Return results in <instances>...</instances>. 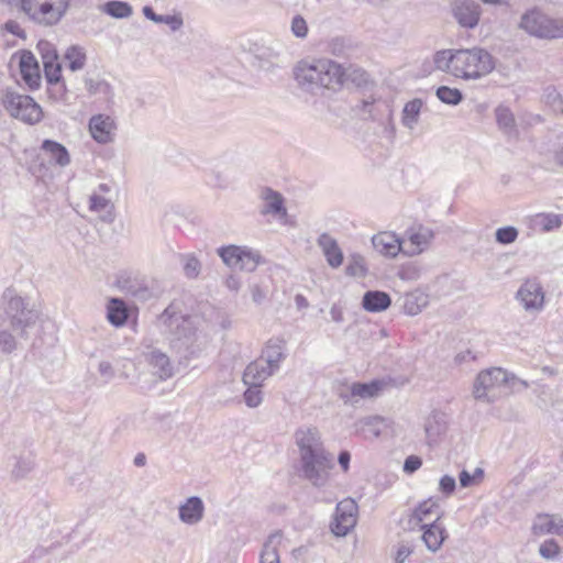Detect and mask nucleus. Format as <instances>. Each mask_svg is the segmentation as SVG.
Listing matches in <instances>:
<instances>
[{"instance_id": "f257e3e1", "label": "nucleus", "mask_w": 563, "mask_h": 563, "mask_svg": "<svg viewBox=\"0 0 563 563\" xmlns=\"http://www.w3.org/2000/svg\"><path fill=\"white\" fill-rule=\"evenodd\" d=\"M299 451L298 475L312 486L324 487L334 467L333 455L325 450L317 428H300L295 432Z\"/></svg>"}, {"instance_id": "f03ea898", "label": "nucleus", "mask_w": 563, "mask_h": 563, "mask_svg": "<svg viewBox=\"0 0 563 563\" xmlns=\"http://www.w3.org/2000/svg\"><path fill=\"white\" fill-rule=\"evenodd\" d=\"M437 70L464 80H476L490 74L495 68L494 57L482 47L464 49H441L434 53Z\"/></svg>"}, {"instance_id": "7ed1b4c3", "label": "nucleus", "mask_w": 563, "mask_h": 563, "mask_svg": "<svg viewBox=\"0 0 563 563\" xmlns=\"http://www.w3.org/2000/svg\"><path fill=\"white\" fill-rule=\"evenodd\" d=\"M343 68L330 59L300 60L294 68L297 85L305 91L318 93L334 88L343 80Z\"/></svg>"}, {"instance_id": "20e7f679", "label": "nucleus", "mask_w": 563, "mask_h": 563, "mask_svg": "<svg viewBox=\"0 0 563 563\" xmlns=\"http://www.w3.org/2000/svg\"><path fill=\"white\" fill-rule=\"evenodd\" d=\"M16 3L20 10L35 24L41 26L57 25L66 15L70 0H1Z\"/></svg>"}, {"instance_id": "39448f33", "label": "nucleus", "mask_w": 563, "mask_h": 563, "mask_svg": "<svg viewBox=\"0 0 563 563\" xmlns=\"http://www.w3.org/2000/svg\"><path fill=\"white\" fill-rule=\"evenodd\" d=\"M518 27L540 40L563 38V18H553L538 8L527 10L520 18Z\"/></svg>"}, {"instance_id": "423d86ee", "label": "nucleus", "mask_w": 563, "mask_h": 563, "mask_svg": "<svg viewBox=\"0 0 563 563\" xmlns=\"http://www.w3.org/2000/svg\"><path fill=\"white\" fill-rule=\"evenodd\" d=\"M1 103L11 117L27 124L38 123L43 118L41 106L32 97L21 95L12 88L3 90Z\"/></svg>"}, {"instance_id": "0eeeda50", "label": "nucleus", "mask_w": 563, "mask_h": 563, "mask_svg": "<svg viewBox=\"0 0 563 563\" xmlns=\"http://www.w3.org/2000/svg\"><path fill=\"white\" fill-rule=\"evenodd\" d=\"M509 373L500 367L481 371L473 384V396L476 400L493 404L497 400V390L509 383Z\"/></svg>"}, {"instance_id": "6e6552de", "label": "nucleus", "mask_w": 563, "mask_h": 563, "mask_svg": "<svg viewBox=\"0 0 563 563\" xmlns=\"http://www.w3.org/2000/svg\"><path fill=\"white\" fill-rule=\"evenodd\" d=\"M217 253L227 266L246 272L255 271L262 260L260 252L233 244L219 247Z\"/></svg>"}, {"instance_id": "1a4fd4ad", "label": "nucleus", "mask_w": 563, "mask_h": 563, "mask_svg": "<svg viewBox=\"0 0 563 563\" xmlns=\"http://www.w3.org/2000/svg\"><path fill=\"white\" fill-rule=\"evenodd\" d=\"M5 314L10 320L11 328L21 335L36 319V313L26 307L24 299L20 296L9 298Z\"/></svg>"}, {"instance_id": "9d476101", "label": "nucleus", "mask_w": 563, "mask_h": 563, "mask_svg": "<svg viewBox=\"0 0 563 563\" xmlns=\"http://www.w3.org/2000/svg\"><path fill=\"white\" fill-rule=\"evenodd\" d=\"M357 504L352 498L338 503L331 530L338 537H345L357 522Z\"/></svg>"}, {"instance_id": "9b49d317", "label": "nucleus", "mask_w": 563, "mask_h": 563, "mask_svg": "<svg viewBox=\"0 0 563 563\" xmlns=\"http://www.w3.org/2000/svg\"><path fill=\"white\" fill-rule=\"evenodd\" d=\"M19 59L21 77L30 90H36L41 86L42 77L38 62L32 52L23 49L13 55Z\"/></svg>"}, {"instance_id": "f8f14e48", "label": "nucleus", "mask_w": 563, "mask_h": 563, "mask_svg": "<svg viewBox=\"0 0 563 563\" xmlns=\"http://www.w3.org/2000/svg\"><path fill=\"white\" fill-rule=\"evenodd\" d=\"M434 234L432 230L422 225L417 228H409L405 238L402 239L404 254L415 256L427 250L433 240Z\"/></svg>"}, {"instance_id": "ddd939ff", "label": "nucleus", "mask_w": 563, "mask_h": 563, "mask_svg": "<svg viewBox=\"0 0 563 563\" xmlns=\"http://www.w3.org/2000/svg\"><path fill=\"white\" fill-rule=\"evenodd\" d=\"M517 299L527 311H540L544 306V291L536 278L527 279L517 291Z\"/></svg>"}, {"instance_id": "4468645a", "label": "nucleus", "mask_w": 563, "mask_h": 563, "mask_svg": "<svg viewBox=\"0 0 563 563\" xmlns=\"http://www.w3.org/2000/svg\"><path fill=\"white\" fill-rule=\"evenodd\" d=\"M452 13L462 27L474 29L479 22L482 8L474 0H454Z\"/></svg>"}, {"instance_id": "2eb2a0df", "label": "nucleus", "mask_w": 563, "mask_h": 563, "mask_svg": "<svg viewBox=\"0 0 563 563\" xmlns=\"http://www.w3.org/2000/svg\"><path fill=\"white\" fill-rule=\"evenodd\" d=\"M115 129V122L110 115L96 114L89 120L90 134L92 139L100 144L111 142L113 140Z\"/></svg>"}, {"instance_id": "dca6fc26", "label": "nucleus", "mask_w": 563, "mask_h": 563, "mask_svg": "<svg viewBox=\"0 0 563 563\" xmlns=\"http://www.w3.org/2000/svg\"><path fill=\"white\" fill-rule=\"evenodd\" d=\"M384 387L380 380H372L369 383H353L350 393H341L340 397L345 404L356 402L358 399L374 398L379 395Z\"/></svg>"}, {"instance_id": "f3484780", "label": "nucleus", "mask_w": 563, "mask_h": 563, "mask_svg": "<svg viewBox=\"0 0 563 563\" xmlns=\"http://www.w3.org/2000/svg\"><path fill=\"white\" fill-rule=\"evenodd\" d=\"M205 516V504L198 496L187 498L178 508L179 520L188 526L199 523Z\"/></svg>"}, {"instance_id": "a211bd4d", "label": "nucleus", "mask_w": 563, "mask_h": 563, "mask_svg": "<svg viewBox=\"0 0 563 563\" xmlns=\"http://www.w3.org/2000/svg\"><path fill=\"white\" fill-rule=\"evenodd\" d=\"M260 197L263 200L261 214H271L279 218L287 216V209L285 207V200L282 194L273 190L269 187H265L261 190Z\"/></svg>"}, {"instance_id": "6ab92c4d", "label": "nucleus", "mask_w": 563, "mask_h": 563, "mask_svg": "<svg viewBox=\"0 0 563 563\" xmlns=\"http://www.w3.org/2000/svg\"><path fill=\"white\" fill-rule=\"evenodd\" d=\"M374 249L383 255L395 257L404 253L402 239L393 232H379L372 238Z\"/></svg>"}, {"instance_id": "aec40b11", "label": "nucleus", "mask_w": 563, "mask_h": 563, "mask_svg": "<svg viewBox=\"0 0 563 563\" xmlns=\"http://www.w3.org/2000/svg\"><path fill=\"white\" fill-rule=\"evenodd\" d=\"M158 321L170 333L180 338L186 334L188 318L178 313L173 305L168 306L158 317Z\"/></svg>"}, {"instance_id": "412c9836", "label": "nucleus", "mask_w": 563, "mask_h": 563, "mask_svg": "<svg viewBox=\"0 0 563 563\" xmlns=\"http://www.w3.org/2000/svg\"><path fill=\"white\" fill-rule=\"evenodd\" d=\"M286 341L279 338L271 339L260 356L273 371H278L280 363L285 360Z\"/></svg>"}, {"instance_id": "4be33fe9", "label": "nucleus", "mask_w": 563, "mask_h": 563, "mask_svg": "<svg viewBox=\"0 0 563 563\" xmlns=\"http://www.w3.org/2000/svg\"><path fill=\"white\" fill-rule=\"evenodd\" d=\"M317 243L330 267L338 268L342 265L343 252L334 238L328 233H322L319 235Z\"/></svg>"}, {"instance_id": "5701e85b", "label": "nucleus", "mask_w": 563, "mask_h": 563, "mask_svg": "<svg viewBox=\"0 0 563 563\" xmlns=\"http://www.w3.org/2000/svg\"><path fill=\"white\" fill-rule=\"evenodd\" d=\"M146 362L159 379L165 380L174 375V366L169 357L158 350H152L145 355Z\"/></svg>"}, {"instance_id": "b1692460", "label": "nucleus", "mask_w": 563, "mask_h": 563, "mask_svg": "<svg viewBox=\"0 0 563 563\" xmlns=\"http://www.w3.org/2000/svg\"><path fill=\"white\" fill-rule=\"evenodd\" d=\"M274 373L275 371H273L269 365L265 364L264 360L258 357L244 369L243 383L245 385H263Z\"/></svg>"}, {"instance_id": "393cba45", "label": "nucleus", "mask_w": 563, "mask_h": 563, "mask_svg": "<svg viewBox=\"0 0 563 563\" xmlns=\"http://www.w3.org/2000/svg\"><path fill=\"white\" fill-rule=\"evenodd\" d=\"M495 118L498 129L509 139H518L519 131L512 111L504 106L499 104L495 109Z\"/></svg>"}, {"instance_id": "a878e982", "label": "nucleus", "mask_w": 563, "mask_h": 563, "mask_svg": "<svg viewBox=\"0 0 563 563\" xmlns=\"http://www.w3.org/2000/svg\"><path fill=\"white\" fill-rule=\"evenodd\" d=\"M440 520V507L437 501L428 499L419 504L413 510L410 521L415 525L431 523L433 521L439 522Z\"/></svg>"}, {"instance_id": "bb28decb", "label": "nucleus", "mask_w": 563, "mask_h": 563, "mask_svg": "<svg viewBox=\"0 0 563 563\" xmlns=\"http://www.w3.org/2000/svg\"><path fill=\"white\" fill-rule=\"evenodd\" d=\"M44 67V74L47 82L52 86L49 88L51 93L54 96L55 99H64L65 95V87L64 85H60V78H62V65L58 62V59L52 62V63H45L43 64Z\"/></svg>"}, {"instance_id": "cd10ccee", "label": "nucleus", "mask_w": 563, "mask_h": 563, "mask_svg": "<svg viewBox=\"0 0 563 563\" xmlns=\"http://www.w3.org/2000/svg\"><path fill=\"white\" fill-rule=\"evenodd\" d=\"M421 529H423L422 540L427 548L432 552L438 551L445 539L444 527L440 522L433 521L423 523Z\"/></svg>"}, {"instance_id": "c85d7f7f", "label": "nucleus", "mask_w": 563, "mask_h": 563, "mask_svg": "<svg viewBox=\"0 0 563 563\" xmlns=\"http://www.w3.org/2000/svg\"><path fill=\"white\" fill-rule=\"evenodd\" d=\"M391 305L390 296L380 290H368L364 294L362 306L366 311L380 312Z\"/></svg>"}, {"instance_id": "c756f323", "label": "nucleus", "mask_w": 563, "mask_h": 563, "mask_svg": "<svg viewBox=\"0 0 563 563\" xmlns=\"http://www.w3.org/2000/svg\"><path fill=\"white\" fill-rule=\"evenodd\" d=\"M89 209L93 212L101 213L100 219L103 222L111 223L114 221L115 214L113 203L100 195L93 194L90 196Z\"/></svg>"}, {"instance_id": "7c9ffc66", "label": "nucleus", "mask_w": 563, "mask_h": 563, "mask_svg": "<svg viewBox=\"0 0 563 563\" xmlns=\"http://www.w3.org/2000/svg\"><path fill=\"white\" fill-rule=\"evenodd\" d=\"M41 150L48 155L49 159L64 167L70 163L68 151L64 145L52 140H45Z\"/></svg>"}, {"instance_id": "2f4dec72", "label": "nucleus", "mask_w": 563, "mask_h": 563, "mask_svg": "<svg viewBox=\"0 0 563 563\" xmlns=\"http://www.w3.org/2000/svg\"><path fill=\"white\" fill-rule=\"evenodd\" d=\"M129 317L125 302L119 298L110 299L107 306V319L114 327L123 325Z\"/></svg>"}, {"instance_id": "473e14b6", "label": "nucleus", "mask_w": 563, "mask_h": 563, "mask_svg": "<svg viewBox=\"0 0 563 563\" xmlns=\"http://www.w3.org/2000/svg\"><path fill=\"white\" fill-rule=\"evenodd\" d=\"M282 540L283 534L280 532L272 533L268 537L261 553V563H279L278 547Z\"/></svg>"}, {"instance_id": "72a5a7b5", "label": "nucleus", "mask_w": 563, "mask_h": 563, "mask_svg": "<svg viewBox=\"0 0 563 563\" xmlns=\"http://www.w3.org/2000/svg\"><path fill=\"white\" fill-rule=\"evenodd\" d=\"M424 431L429 442H437L438 439L446 431L444 415H431L424 424Z\"/></svg>"}, {"instance_id": "f704fd0d", "label": "nucleus", "mask_w": 563, "mask_h": 563, "mask_svg": "<svg viewBox=\"0 0 563 563\" xmlns=\"http://www.w3.org/2000/svg\"><path fill=\"white\" fill-rule=\"evenodd\" d=\"M533 530L536 533H554L562 534L563 533V520H555L553 517L549 515L539 516L537 521L533 525Z\"/></svg>"}, {"instance_id": "c9c22d12", "label": "nucleus", "mask_w": 563, "mask_h": 563, "mask_svg": "<svg viewBox=\"0 0 563 563\" xmlns=\"http://www.w3.org/2000/svg\"><path fill=\"white\" fill-rule=\"evenodd\" d=\"M382 419L378 417H368L356 423V431L365 439L378 438L382 433Z\"/></svg>"}, {"instance_id": "e433bc0d", "label": "nucleus", "mask_w": 563, "mask_h": 563, "mask_svg": "<svg viewBox=\"0 0 563 563\" xmlns=\"http://www.w3.org/2000/svg\"><path fill=\"white\" fill-rule=\"evenodd\" d=\"M65 62L71 71L80 70L86 65V52L78 45L69 46L65 52Z\"/></svg>"}, {"instance_id": "4c0bfd02", "label": "nucleus", "mask_w": 563, "mask_h": 563, "mask_svg": "<svg viewBox=\"0 0 563 563\" xmlns=\"http://www.w3.org/2000/svg\"><path fill=\"white\" fill-rule=\"evenodd\" d=\"M428 297L421 292H412L405 296L404 311L408 316H417L427 307Z\"/></svg>"}, {"instance_id": "58836bf2", "label": "nucleus", "mask_w": 563, "mask_h": 563, "mask_svg": "<svg viewBox=\"0 0 563 563\" xmlns=\"http://www.w3.org/2000/svg\"><path fill=\"white\" fill-rule=\"evenodd\" d=\"M422 104L423 103L421 99H413L405 104L401 118L402 124L405 126L410 130L415 128V125L418 123Z\"/></svg>"}, {"instance_id": "ea45409f", "label": "nucleus", "mask_w": 563, "mask_h": 563, "mask_svg": "<svg viewBox=\"0 0 563 563\" xmlns=\"http://www.w3.org/2000/svg\"><path fill=\"white\" fill-rule=\"evenodd\" d=\"M35 462L31 455L27 456H18L15 459V463L12 466L10 472L11 477L14 481H21L25 478L34 468Z\"/></svg>"}, {"instance_id": "a19ab883", "label": "nucleus", "mask_w": 563, "mask_h": 563, "mask_svg": "<svg viewBox=\"0 0 563 563\" xmlns=\"http://www.w3.org/2000/svg\"><path fill=\"white\" fill-rule=\"evenodd\" d=\"M533 228L539 229L542 232H549L558 229L562 221L561 217L553 213H539L532 219Z\"/></svg>"}, {"instance_id": "79ce46f5", "label": "nucleus", "mask_w": 563, "mask_h": 563, "mask_svg": "<svg viewBox=\"0 0 563 563\" xmlns=\"http://www.w3.org/2000/svg\"><path fill=\"white\" fill-rule=\"evenodd\" d=\"M102 11L115 19H125L132 15V7L124 1H108L103 4Z\"/></svg>"}, {"instance_id": "37998d69", "label": "nucleus", "mask_w": 563, "mask_h": 563, "mask_svg": "<svg viewBox=\"0 0 563 563\" xmlns=\"http://www.w3.org/2000/svg\"><path fill=\"white\" fill-rule=\"evenodd\" d=\"M345 273L353 277H364L367 274L365 258L357 253L351 254L345 267Z\"/></svg>"}, {"instance_id": "c03bdc74", "label": "nucleus", "mask_w": 563, "mask_h": 563, "mask_svg": "<svg viewBox=\"0 0 563 563\" xmlns=\"http://www.w3.org/2000/svg\"><path fill=\"white\" fill-rule=\"evenodd\" d=\"M183 271L187 278L195 279L199 276L201 271L200 261L192 254L180 255Z\"/></svg>"}, {"instance_id": "a18cd8bd", "label": "nucleus", "mask_w": 563, "mask_h": 563, "mask_svg": "<svg viewBox=\"0 0 563 563\" xmlns=\"http://www.w3.org/2000/svg\"><path fill=\"white\" fill-rule=\"evenodd\" d=\"M437 97L446 104L456 106L463 100V93L457 88L441 86L437 89Z\"/></svg>"}, {"instance_id": "49530a36", "label": "nucleus", "mask_w": 563, "mask_h": 563, "mask_svg": "<svg viewBox=\"0 0 563 563\" xmlns=\"http://www.w3.org/2000/svg\"><path fill=\"white\" fill-rule=\"evenodd\" d=\"M543 100L555 113L563 114V97L555 88H545Z\"/></svg>"}, {"instance_id": "de8ad7c7", "label": "nucleus", "mask_w": 563, "mask_h": 563, "mask_svg": "<svg viewBox=\"0 0 563 563\" xmlns=\"http://www.w3.org/2000/svg\"><path fill=\"white\" fill-rule=\"evenodd\" d=\"M484 479V470L476 467L473 474L463 470L459 475L460 486L463 488L479 485Z\"/></svg>"}, {"instance_id": "09e8293b", "label": "nucleus", "mask_w": 563, "mask_h": 563, "mask_svg": "<svg viewBox=\"0 0 563 563\" xmlns=\"http://www.w3.org/2000/svg\"><path fill=\"white\" fill-rule=\"evenodd\" d=\"M247 389L243 394L244 402L250 408L258 407L263 401L262 385H246Z\"/></svg>"}, {"instance_id": "8fccbe9b", "label": "nucleus", "mask_w": 563, "mask_h": 563, "mask_svg": "<svg viewBox=\"0 0 563 563\" xmlns=\"http://www.w3.org/2000/svg\"><path fill=\"white\" fill-rule=\"evenodd\" d=\"M85 87L90 95H104L108 96L111 92L110 85L102 79L86 78Z\"/></svg>"}, {"instance_id": "3c124183", "label": "nucleus", "mask_w": 563, "mask_h": 563, "mask_svg": "<svg viewBox=\"0 0 563 563\" xmlns=\"http://www.w3.org/2000/svg\"><path fill=\"white\" fill-rule=\"evenodd\" d=\"M37 51L41 54L43 64L52 63L58 59V54L55 48V45L48 41H40L37 43Z\"/></svg>"}, {"instance_id": "603ef678", "label": "nucleus", "mask_w": 563, "mask_h": 563, "mask_svg": "<svg viewBox=\"0 0 563 563\" xmlns=\"http://www.w3.org/2000/svg\"><path fill=\"white\" fill-rule=\"evenodd\" d=\"M18 347V341L8 330H0V351L4 354L13 353Z\"/></svg>"}, {"instance_id": "864d4df0", "label": "nucleus", "mask_w": 563, "mask_h": 563, "mask_svg": "<svg viewBox=\"0 0 563 563\" xmlns=\"http://www.w3.org/2000/svg\"><path fill=\"white\" fill-rule=\"evenodd\" d=\"M496 241L500 244H510L518 238V230L515 227H504L496 231Z\"/></svg>"}, {"instance_id": "5fc2aeb1", "label": "nucleus", "mask_w": 563, "mask_h": 563, "mask_svg": "<svg viewBox=\"0 0 563 563\" xmlns=\"http://www.w3.org/2000/svg\"><path fill=\"white\" fill-rule=\"evenodd\" d=\"M291 32L296 37L305 38L308 34V25L306 20L297 14L291 20Z\"/></svg>"}, {"instance_id": "6e6d98bb", "label": "nucleus", "mask_w": 563, "mask_h": 563, "mask_svg": "<svg viewBox=\"0 0 563 563\" xmlns=\"http://www.w3.org/2000/svg\"><path fill=\"white\" fill-rule=\"evenodd\" d=\"M560 548L554 540L544 541L539 549L540 555L547 560H552L559 554Z\"/></svg>"}, {"instance_id": "4d7b16f0", "label": "nucleus", "mask_w": 563, "mask_h": 563, "mask_svg": "<svg viewBox=\"0 0 563 563\" xmlns=\"http://www.w3.org/2000/svg\"><path fill=\"white\" fill-rule=\"evenodd\" d=\"M533 393L538 397L540 406H547L548 401L552 399L551 389L548 385L537 384Z\"/></svg>"}, {"instance_id": "13d9d810", "label": "nucleus", "mask_w": 563, "mask_h": 563, "mask_svg": "<svg viewBox=\"0 0 563 563\" xmlns=\"http://www.w3.org/2000/svg\"><path fill=\"white\" fill-rule=\"evenodd\" d=\"M456 487L455 478L451 475H444L440 478L439 489L445 496H450L454 493Z\"/></svg>"}, {"instance_id": "bf43d9fd", "label": "nucleus", "mask_w": 563, "mask_h": 563, "mask_svg": "<svg viewBox=\"0 0 563 563\" xmlns=\"http://www.w3.org/2000/svg\"><path fill=\"white\" fill-rule=\"evenodd\" d=\"M157 23H164L170 26L172 31H178L184 21L179 15H159Z\"/></svg>"}, {"instance_id": "052dcab7", "label": "nucleus", "mask_w": 563, "mask_h": 563, "mask_svg": "<svg viewBox=\"0 0 563 563\" xmlns=\"http://www.w3.org/2000/svg\"><path fill=\"white\" fill-rule=\"evenodd\" d=\"M422 465V460L417 455H409L404 463V472L412 474L418 471Z\"/></svg>"}, {"instance_id": "680f3d73", "label": "nucleus", "mask_w": 563, "mask_h": 563, "mask_svg": "<svg viewBox=\"0 0 563 563\" xmlns=\"http://www.w3.org/2000/svg\"><path fill=\"white\" fill-rule=\"evenodd\" d=\"M509 383H507V385H509L514 391H520L530 387V384L527 380L517 377L515 374L509 373Z\"/></svg>"}, {"instance_id": "e2e57ef3", "label": "nucleus", "mask_w": 563, "mask_h": 563, "mask_svg": "<svg viewBox=\"0 0 563 563\" xmlns=\"http://www.w3.org/2000/svg\"><path fill=\"white\" fill-rule=\"evenodd\" d=\"M98 371L102 377L106 378L107 382L114 377V368L108 361H101L98 366Z\"/></svg>"}, {"instance_id": "0e129e2a", "label": "nucleus", "mask_w": 563, "mask_h": 563, "mask_svg": "<svg viewBox=\"0 0 563 563\" xmlns=\"http://www.w3.org/2000/svg\"><path fill=\"white\" fill-rule=\"evenodd\" d=\"M4 29L13 35H16L19 37H25V31L14 20L7 21L4 24Z\"/></svg>"}, {"instance_id": "69168bd1", "label": "nucleus", "mask_w": 563, "mask_h": 563, "mask_svg": "<svg viewBox=\"0 0 563 563\" xmlns=\"http://www.w3.org/2000/svg\"><path fill=\"white\" fill-rule=\"evenodd\" d=\"M412 553V549L406 544H400L397 549L394 563H404Z\"/></svg>"}, {"instance_id": "338daca9", "label": "nucleus", "mask_w": 563, "mask_h": 563, "mask_svg": "<svg viewBox=\"0 0 563 563\" xmlns=\"http://www.w3.org/2000/svg\"><path fill=\"white\" fill-rule=\"evenodd\" d=\"M474 360H475V355H473L470 350H466V351H462V352L457 353L453 358V363H454V365L460 366L464 363H468Z\"/></svg>"}, {"instance_id": "774afa93", "label": "nucleus", "mask_w": 563, "mask_h": 563, "mask_svg": "<svg viewBox=\"0 0 563 563\" xmlns=\"http://www.w3.org/2000/svg\"><path fill=\"white\" fill-rule=\"evenodd\" d=\"M330 316H331L332 321H334L336 323H341L344 321L343 309L341 306H339L336 303L332 305V307L330 309Z\"/></svg>"}]
</instances>
